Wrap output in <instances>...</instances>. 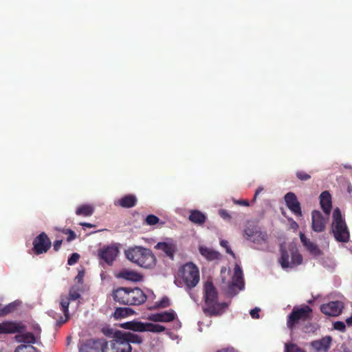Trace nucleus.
Listing matches in <instances>:
<instances>
[{"label": "nucleus", "instance_id": "nucleus-46", "mask_svg": "<svg viewBox=\"0 0 352 352\" xmlns=\"http://www.w3.org/2000/svg\"><path fill=\"white\" fill-rule=\"evenodd\" d=\"M333 328L342 332H344L346 330L345 324L341 321L335 322L333 323Z\"/></svg>", "mask_w": 352, "mask_h": 352}, {"label": "nucleus", "instance_id": "nucleus-2", "mask_svg": "<svg viewBox=\"0 0 352 352\" xmlns=\"http://www.w3.org/2000/svg\"><path fill=\"white\" fill-rule=\"evenodd\" d=\"M114 301L125 305H140L147 298L144 292L139 287H118L112 294Z\"/></svg>", "mask_w": 352, "mask_h": 352}, {"label": "nucleus", "instance_id": "nucleus-11", "mask_svg": "<svg viewBox=\"0 0 352 352\" xmlns=\"http://www.w3.org/2000/svg\"><path fill=\"white\" fill-rule=\"evenodd\" d=\"M118 249L116 247L108 246L100 250L98 254L101 259H102L108 265H111L113 261L118 256Z\"/></svg>", "mask_w": 352, "mask_h": 352}, {"label": "nucleus", "instance_id": "nucleus-5", "mask_svg": "<svg viewBox=\"0 0 352 352\" xmlns=\"http://www.w3.org/2000/svg\"><path fill=\"white\" fill-rule=\"evenodd\" d=\"M332 217L331 230L335 239L338 242H348L350 238L349 230L340 208L333 210Z\"/></svg>", "mask_w": 352, "mask_h": 352}, {"label": "nucleus", "instance_id": "nucleus-26", "mask_svg": "<svg viewBox=\"0 0 352 352\" xmlns=\"http://www.w3.org/2000/svg\"><path fill=\"white\" fill-rule=\"evenodd\" d=\"M165 329L166 328L160 324L142 322V332L149 331L153 333H160L164 331Z\"/></svg>", "mask_w": 352, "mask_h": 352}, {"label": "nucleus", "instance_id": "nucleus-58", "mask_svg": "<svg viewBox=\"0 0 352 352\" xmlns=\"http://www.w3.org/2000/svg\"><path fill=\"white\" fill-rule=\"evenodd\" d=\"M346 322L348 325H352V316L346 320Z\"/></svg>", "mask_w": 352, "mask_h": 352}, {"label": "nucleus", "instance_id": "nucleus-49", "mask_svg": "<svg viewBox=\"0 0 352 352\" xmlns=\"http://www.w3.org/2000/svg\"><path fill=\"white\" fill-rule=\"evenodd\" d=\"M259 311L260 309L258 307H255L254 309L250 311V314L252 318L258 319L259 318Z\"/></svg>", "mask_w": 352, "mask_h": 352}, {"label": "nucleus", "instance_id": "nucleus-22", "mask_svg": "<svg viewBox=\"0 0 352 352\" xmlns=\"http://www.w3.org/2000/svg\"><path fill=\"white\" fill-rule=\"evenodd\" d=\"M118 335L122 336L121 340L127 342L129 345H131V343L141 344L143 341L142 338L140 336L131 332L122 333L121 331H118Z\"/></svg>", "mask_w": 352, "mask_h": 352}, {"label": "nucleus", "instance_id": "nucleus-13", "mask_svg": "<svg viewBox=\"0 0 352 352\" xmlns=\"http://www.w3.org/2000/svg\"><path fill=\"white\" fill-rule=\"evenodd\" d=\"M69 299L67 296H61L60 300V305L61 311H63L64 316H60L59 319L56 321V326L60 327L63 324L65 323L69 319Z\"/></svg>", "mask_w": 352, "mask_h": 352}, {"label": "nucleus", "instance_id": "nucleus-10", "mask_svg": "<svg viewBox=\"0 0 352 352\" xmlns=\"http://www.w3.org/2000/svg\"><path fill=\"white\" fill-rule=\"evenodd\" d=\"M285 201L288 208L296 216H301L300 204L298 201L296 195L294 192H287L285 197Z\"/></svg>", "mask_w": 352, "mask_h": 352}, {"label": "nucleus", "instance_id": "nucleus-53", "mask_svg": "<svg viewBox=\"0 0 352 352\" xmlns=\"http://www.w3.org/2000/svg\"><path fill=\"white\" fill-rule=\"evenodd\" d=\"M234 203L241 206H249V201L248 200H238L234 201Z\"/></svg>", "mask_w": 352, "mask_h": 352}, {"label": "nucleus", "instance_id": "nucleus-1", "mask_svg": "<svg viewBox=\"0 0 352 352\" xmlns=\"http://www.w3.org/2000/svg\"><path fill=\"white\" fill-rule=\"evenodd\" d=\"M203 298L204 305L202 309L207 316H221L228 306L226 302H219L218 292L212 281L208 280L204 283Z\"/></svg>", "mask_w": 352, "mask_h": 352}, {"label": "nucleus", "instance_id": "nucleus-24", "mask_svg": "<svg viewBox=\"0 0 352 352\" xmlns=\"http://www.w3.org/2000/svg\"><path fill=\"white\" fill-rule=\"evenodd\" d=\"M155 248L163 251L169 258L173 259L174 254L175 252V247L174 245L162 242L158 243Z\"/></svg>", "mask_w": 352, "mask_h": 352}, {"label": "nucleus", "instance_id": "nucleus-32", "mask_svg": "<svg viewBox=\"0 0 352 352\" xmlns=\"http://www.w3.org/2000/svg\"><path fill=\"white\" fill-rule=\"evenodd\" d=\"M309 254H311L314 258L318 259L322 258L324 253L317 245L309 241Z\"/></svg>", "mask_w": 352, "mask_h": 352}, {"label": "nucleus", "instance_id": "nucleus-19", "mask_svg": "<svg viewBox=\"0 0 352 352\" xmlns=\"http://www.w3.org/2000/svg\"><path fill=\"white\" fill-rule=\"evenodd\" d=\"M121 338L122 336L118 335V331H117L113 339V347L116 349V352H131V346Z\"/></svg>", "mask_w": 352, "mask_h": 352}, {"label": "nucleus", "instance_id": "nucleus-33", "mask_svg": "<svg viewBox=\"0 0 352 352\" xmlns=\"http://www.w3.org/2000/svg\"><path fill=\"white\" fill-rule=\"evenodd\" d=\"M267 240V234L265 232L259 230L257 234L252 239V242L255 244H263L265 243Z\"/></svg>", "mask_w": 352, "mask_h": 352}, {"label": "nucleus", "instance_id": "nucleus-40", "mask_svg": "<svg viewBox=\"0 0 352 352\" xmlns=\"http://www.w3.org/2000/svg\"><path fill=\"white\" fill-rule=\"evenodd\" d=\"M14 309L15 305L12 303H10L5 306L3 309H0V316H3L12 312L14 310Z\"/></svg>", "mask_w": 352, "mask_h": 352}, {"label": "nucleus", "instance_id": "nucleus-39", "mask_svg": "<svg viewBox=\"0 0 352 352\" xmlns=\"http://www.w3.org/2000/svg\"><path fill=\"white\" fill-rule=\"evenodd\" d=\"M102 352H116V349L113 347V340L109 343L104 342L101 346Z\"/></svg>", "mask_w": 352, "mask_h": 352}, {"label": "nucleus", "instance_id": "nucleus-36", "mask_svg": "<svg viewBox=\"0 0 352 352\" xmlns=\"http://www.w3.org/2000/svg\"><path fill=\"white\" fill-rule=\"evenodd\" d=\"M14 352H38V350L31 344H21L16 347Z\"/></svg>", "mask_w": 352, "mask_h": 352}, {"label": "nucleus", "instance_id": "nucleus-48", "mask_svg": "<svg viewBox=\"0 0 352 352\" xmlns=\"http://www.w3.org/2000/svg\"><path fill=\"white\" fill-rule=\"evenodd\" d=\"M216 352H239L237 349L234 348L232 346H228L227 347L221 348L217 350Z\"/></svg>", "mask_w": 352, "mask_h": 352}, {"label": "nucleus", "instance_id": "nucleus-56", "mask_svg": "<svg viewBox=\"0 0 352 352\" xmlns=\"http://www.w3.org/2000/svg\"><path fill=\"white\" fill-rule=\"evenodd\" d=\"M79 224L80 226H82V227H87V228H89L96 227L95 225L91 224L90 223H85V222H84V223H80Z\"/></svg>", "mask_w": 352, "mask_h": 352}, {"label": "nucleus", "instance_id": "nucleus-34", "mask_svg": "<svg viewBox=\"0 0 352 352\" xmlns=\"http://www.w3.org/2000/svg\"><path fill=\"white\" fill-rule=\"evenodd\" d=\"M133 311L126 307H119L115 310L114 317L116 318H121L129 316Z\"/></svg>", "mask_w": 352, "mask_h": 352}, {"label": "nucleus", "instance_id": "nucleus-28", "mask_svg": "<svg viewBox=\"0 0 352 352\" xmlns=\"http://www.w3.org/2000/svg\"><path fill=\"white\" fill-rule=\"evenodd\" d=\"M15 340L18 342H24L29 344H34L36 342V338L32 333L28 332L25 333H21L15 336Z\"/></svg>", "mask_w": 352, "mask_h": 352}, {"label": "nucleus", "instance_id": "nucleus-47", "mask_svg": "<svg viewBox=\"0 0 352 352\" xmlns=\"http://www.w3.org/2000/svg\"><path fill=\"white\" fill-rule=\"evenodd\" d=\"M219 214L223 219L230 220L231 216L226 210L221 209L219 210Z\"/></svg>", "mask_w": 352, "mask_h": 352}, {"label": "nucleus", "instance_id": "nucleus-8", "mask_svg": "<svg viewBox=\"0 0 352 352\" xmlns=\"http://www.w3.org/2000/svg\"><path fill=\"white\" fill-rule=\"evenodd\" d=\"M344 309V303L342 301H331L320 306V311L324 315L329 316H338Z\"/></svg>", "mask_w": 352, "mask_h": 352}, {"label": "nucleus", "instance_id": "nucleus-41", "mask_svg": "<svg viewBox=\"0 0 352 352\" xmlns=\"http://www.w3.org/2000/svg\"><path fill=\"white\" fill-rule=\"evenodd\" d=\"M61 232H62V233L68 235V236L67 238V241L68 242H70L76 238V233L70 229L63 228L61 230Z\"/></svg>", "mask_w": 352, "mask_h": 352}, {"label": "nucleus", "instance_id": "nucleus-38", "mask_svg": "<svg viewBox=\"0 0 352 352\" xmlns=\"http://www.w3.org/2000/svg\"><path fill=\"white\" fill-rule=\"evenodd\" d=\"M170 305V299L167 296H164L160 300L155 302V307L157 309H163L168 307Z\"/></svg>", "mask_w": 352, "mask_h": 352}, {"label": "nucleus", "instance_id": "nucleus-20", "mask_svg": "<svg viewBox=\"0 0 352 352\" xmlns=\"http://www.w3.org/2000/svg\"><path fill=\"white\" fill-rule=\"evenodd\" d=\"M79 352H99V342L95 340H88L78 345Z\"/></svg>", "mask_w": 352, "mask_h": 352}, {"label": "nucleus", "instance_id": "nucleus-16", "mask_svg": "<svg viewBox=\"0 0 352 352\" xmlns=\"http://www.w3.org/2000/svg\"><path fill=\"white\" fill-rule=\"evenodd\" d=\"M320 204L323 212L329 216L332 208L331 195L328 191H323L320 195Z\"/></svg>", "mask_w": 352, "mask_h": 352}, {"label": "nucleus", "instance_id": "nucleus-37", "mask_svg": "<svg viewBox=\"0 0 352 352\" xmlns=\"http://www.w3.org/2000/svg\"><path fill=\"white\" fill-rule=\"evenodd\" d=\"M285 352H306V351L296 344L286 343L285 344Z\"/></svg>", "mask_w": 352, "mask_h": 352}, {"label": "nucleus", "instance_id": "nucleus-54", "mask_svg": "<svg viewBox=\"0 0 352 352\" xmlns=\"http://www.w3.org/2000/svg\"><path fill=\"white\" fill-rule=\"evenodd\" d=\"M263 190V187H258L256 190L255 191L254 195V201L256 200L257 196Z\"/></svg>", "mask_w": 352, "mask_h": 352}, {"label": "nucleus", "instance_id": "nucleus-35", "mask_svg": "<svg viewBox=\"0 0 352 352\" xmlns=\"http://www.w3.org/2000/svg\"><path fill=\"white\" fill-rule=\"evenodd\" d=\"M259 230L256 227H248L243 230V236L248 241H252L254 236L257 234Z\"/></svg>", "mask_w": 352, "mask_h": 352}, {"label": "nucleus", "instance_id": "nucleus-7", "mask_svg": "<svg viewBox=\"0 0 352 352\" xmlns=\"http://www.w3.org/2000/svg\"><path fill=\"white\" fill-rule=\"evenodd\" d=\"M52 243L45 232H41L33 241V251L36 255L46 253L51 248Z\"/></svg>", "mask_w": 352, "mask_h": 352}, {"label": "nucleus", "instance_id": "nucleus-51", "mask_svg": "<svg viewBox=\"0 0 352 352\" xmlns=\"http://www.w3.org/2000/svg\"><path fill=\"white\" fill-rule=\"evenodd\" d=\"M62 243H63L62 240H56L54 242L53 248H54V251L57 252L60 250Z\"/></svg>", "mask_w": 352, "mask_h": 352}, {"label": "nucleus", "instance_id": "nucleus-42", "mask_svg": "<svg viewBox=\"0 0 352 352\" xmlns=\"http://www.w3.org/2000/svg\"><path fill=\"white\" fill-rule=\"evenodd\" d=\"M159 221L160 219L154 214H149L145 219L146 223L149 226L155 225L159 222Z\"/></svg>", "mask_w": 352, "mask_h": 352}, {"label": "nucleus", "instance_id": "nucleus-52", "mask_svg": "<svg viewBox=\"0 0 352 352\" xmlns=\"http://www.w3.org/2000/svg\"><path fill=\"white\" fill-rule=\"evenodd\" d=\"M300 241H302L304 246L308 248V241H307L306 235L304 233L301 232L300 234Z\"/></svg>", "mask_w": 352, "mask_h": 352}, {"label": "nucleus", "instance_id": "nucleus-6", "mask_svg": "<svg viewBox=\"0 0 352 352\" xmlns=\"http://www.w3.org/2000/svg\"><path fill=\"white\" fill-rule=\"evenodd\" d=\"M308 318V306L302 308L294 307L288 316L287 326L292 329L300 321L306 320Z\"/></svg>", "mask_w": 352, "mask_h": 352}, {"label": "nucleus", "instance_id": "nucleus-29", "mask_svg": "<svg viewBox=\"0 0 352 352\" xmlns=\"http://www.w3.org/2000/svg\"><path fill=\"white\" fill-rule=\"evenodd\" d=\"M280 252H281V256L280 258L279 262L280 263V265L283 268H288L291 267L292 265L289 262V252L285 250L283 245H280Z\"/></svg>", "mask_w": 352, "mask_h": 352}, {"label": "nucleus", "instance_id": "nucleus-23", "mask_svg": "<svg viewBox=\"0 0 352 352\" xmlns=\"http://www.w3.org/2000/svg\"><path fill=\"white\" fill-rule=\"evenodd\" d=\"M189 220L197 225H203L206 221V216L199 210H192L189 215Z\"/></svg>", "mask_w": 352, "mask_h": 352}, {"label": "nucleus", "instance_id": "nucleus-18", "mask_svg": "<svg viewBox=\"0 0 352 352\" xmlns=\"http://www.w3.org/2000/svg\"><path fill=\"white\" fill-rule=\"evenodd\" d=\"M137 197L134 195L128 194L116 200L115 205L124 208H130L134 207L137 204Z\"/></svg>", "mask_w": 352, "mask_h": 352}, {"label": "nucleus", "instance_id": "nucleus-45", "mask_svg": "<svg viewBox=\"0 0 352 352\" xmlns=\"http://www.w3.org/2000/svg\"><path fill=\"white\" fill-rule=\"evenodd\" d=\"M220 244L222 247H223L224 248H226V252L230 255H232L233 257L235 256L234 255V253L233 252V251L231 250V248H230L229 246V243L228 241H226V240H222L220 242Z\"/></svg>", "mask_w": 352, "mask_h": 352}, {"label": "nucleus", "instance_id": "nucleus-27", "mask_svg": "<svg viewBox=\"0 0 352 352\" xmlns=\"http://www.w3.org/2000/svg\"><path fill=\"white\" fill-rule=\"evenodd\" d=\"M200 254L209 261H213L219 258V253L207 247L200 246L199 248Z\"/></svg>", "mask_w": 352, "mask_h": 352}, {"label": "nucleus", "instance_id": "nucleus-30", "mask_svg": "<svg viewBox=\"0 0 352 352\" xmlns=\"http://www.w3.org/2000/svg\"><path fill=\"white\" fill-rule=\"evenodd\" d=\"M94 208L91 205L84 204L79 206L76 210V214L78 216L90 217L93 214Z\"/></svg>", "mask_w": 352, "mask_h": 352}, {"label": "nucleus", "instance_id": "nucleus-50", "mask_svg": "<svg viewBox=\"0 0 352 352\" xmlns=\"http://www.w3.org/2000/svg\"><path fill=\"white\" fill-rule=\"evenodd\" d=\"M296 176L298 179L300 180H307L308 179V174H307L305 172H297Z\"/></svg>", "mask_w": 352, "mask_h": 352}, {"label": "nucleus", "instance_id": "nucleus-57", "mask_svg": "<svg viewBox=\"0 0 352 352\" xmlns=\"http://www.w3.org/2000/svg\"><path fill=\"white\" fill-rule=\"evenodd\" d=\"M291 228L292 229L296 230L298 228V225L296 221H293L291 223Z\"/></svg>", "mask_w": 352, "mask_h": 352}, {"label": "nucleus", "instance_id": "nucleus-3", "mask_svg": "<svg viewBox=\"0 0 352 352\" xmlns=\"http://www.w3.org/2000/svg\"><path fill=\"white\" fill-rule=\"evenodd\" d=\"M199 279L198 267L190 262L179 268L175 282L177 286H185L186 290L189 292L197 285Z\"/></svg>", "mask_w": 352, "mask_h": 352}, {"label": "nucleus", "instance_id": "nucleus-15", "mask_svg": "<svg viewBox=\"0 0 352 352\" xmlns=\"http://www.w3.org/2000/svg\"><path fill=\"white\" fill-rule=\"evenodd\" d=\"M176 314L173 310L164 311L162 313L153 314L149 316L148 319L153 322H168L175 319Z\"/></svg>", "mask_w": 352, "mask_h": 352}, {"label": "nucleus", "instance_id": "nucleus-25", "mask_svg": "<svg viewBox=\"0 0 352 352\" xmlns=\"http://www.w3.org/2000/svg\"><path fill=\"white\" fill-rule=\"evenodd\" d=\"M291 253V262L292 267L293 265H299L302 261V255L298 252L296 245L291 244L289 248Z\"/></svg>", "mask_w": 352, "mask_h": 352}, {"label": "nucleus", "instance_id": "nucleus-43", "mask_svg": "<svg viewBox=\"0 0 352 352\" xmlns=\"http://www.w3.org/2000/svg\"><path fill=\"white\" fill-rule=\"evenodd\" d=\"M80 297V294H79L78 289H76L74 287H72L69 292L68 298L72 300H76L78 299Z\"/></svg>", "mask_w": 352, "mask_h": 352}, {"label": "nucleus", "instance_id": "nucleus-17", "mask_svg": "<svg viewBox=\"0 0 352 352\" xmlns=\"http://www.w3.org/2000/svg\"><path fill=\"white\" fill-rule=\"evenodd\" d=\"M331 342V337L327 336L320 340L311 342V345L316 351L326 352L330 348Z\"/></svg>", "mask_w": 352, "mask_h": 352}, {"label": "nucleus", "instance_id": "nucleus-4", "mask_svg": "<svg viewBox=\"0 0 352 352\" xmlns=\"http://www.w3.org/2000/svg\"><path fill=\"white\" fill-rule=\"evenodd\" d=\"M126 258L137 265L144 268H152L156 258L153 252L142 246H135L125 251Z\"/></svg>", "mask_w": 352, "mask_h": 352}, {"label": "nucleus", "instance_id": "nucleus-21", "mask_svg": "<svg viewBox=\"0 0 352 352\" xmlns=\"http://www.w3.org/2000/svg\"><path fill=\"white\" fill-rule=\"evenodd\" d=\"M119 278L131 280L133 282H139L141 281L143 278V276L142 274L132 270L123 269L122 270L118 276Z\"/></svg>", "mask_w": 352, "mask_h": 352}, {"label": "nucleus", "instance_id": "nucleus-44", "mask_svg": "<svg viewBox=\"0 0 352 352\" xmlns=\"http://www.w3.org/2000/svg\"><path fill=\"white\" fill-rule=\"evenodd\" d=\"M80 258V255L78 253H73L67 260V264L69 265H73L76 263Z\"/></svg>", "mask_w": 352, "mask_h": 352}, {"label": "nucleus", "instance_id": "nucleus-55", "mask_svg": "<svg viewBox=\"0 0 352 352\" xmlns=\"http://www.w3.org/2000/svg\"><path fill=\"white\" fill-rule=\"evenodd\" d=\"M84 276V272H79L76 277V279H78V281L79 283H81L82 281V278Z\"/></svg>", "mask_w": 352, "mask_h": 352}, {"label": "nucleus", "instance_id": "nucleus-14", "mask_svg": "<svg viewBox=\"0 0 352 352\" xmlns=\"http://www.w3.org/2000/svg\"><path fill=\"white\" fill-rule=\"evenodd\" d=\"M243 274L241 267L236 264L234 269V275L232 276V284L230 285V289L237 287L239 290L244 288Z\"/></svg>", "mask_w": 352, "mask_h": 352}, {"label": "nucleus", "instance_id": "nucleus-31", "mask_svg": "<svg viewBox=\"0 0 352 352\" xmlns=\"http://www.w3.org/2000/svg\"><path fill=\"white\" fill-rule=\"evenodd\" d=\"M121 327L125 329H130L133 331L142 332V322L139 321H130L122 323Z\"/></svg>", "mask_w": 352, "mask_h": 352}, {"label": "nucleus", "instance_id": "nucleus-9", "mask_svg": "<svg viewBox=\"0 0 352 352\" xmlns=\"http://www.w3.org/2000/svg\"><path fill=\"white\" fill-rule=\"evenodd\" d=\"M25 326L21 322L4 321L0 323V334L22 333Z\"/></svg>", "mask_w": 352, "mask_h": 352}, {"label": "nucleus", "instance_id": "nucleus-12", "mask_svg": "<svg viewBox=\"0 0 352 352\" xmlns=\"http://www.w3.org/2000/svg\"><path fill=\"white\" fill-rule=\"evenodd\" d=\"M312 223L311 227L315 232H322L324 230L327 220L323 217L320 211L314 210L311 213Z\"/></svg>", "mask_w": 352, "mask_h": 352}]
</instances>
